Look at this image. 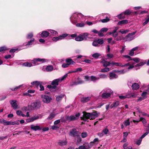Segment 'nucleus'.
I'll return each instance as SVG.
<instances>
[{
  "instance_id": "obj_64",
  "label": "nucleus",
  "mask_w": 149,
  "mask_h": 149,
  "mask_svg": "<svg viewBox=\"0 0 149 149\" xmlns=\"http://www.w3.org/2000/svg\"><path fill=\"white\" fill-rule=\"evenodd\" d=\"M108 30V29L107 28H104L102 29L100 31V32H106Z\"/></svg>"
},
{
  "instance_id": "obj_20",
  "label": "nucleus",
  "mask_w": 149,
  "mask_h": 149,
  "mask_svg": "<svg viewBox=\"0 0 149 149\" xmlns=\"http://www.w3.org/2000/svg\"><path fill=\"white\" fill-rule=\"evenodd\" d=\"M139 48V47H135L132 49L130 51L129 55L131 56H133L134 54V51L137 50Z\"/></svg>"
},
{
  "instance_id": "obj_59",
  "label": "nucleus",
  "mask_w": 149,
  "mask_h": 149,
  "mask_svg": "<svg viewBox=\"0 0 149 149\" xmlns=\"http://www.w3.org/2000/svg\"><path fill=\"white\" fill-rule=\"evenodd\" d=\"M142 139L141 138L139 139L136 142V144L138 145H139L141 143Z\"/></svg>"
},
{
  "instance_id": "obj_18",
  "label": "nucleus",
  "mask_w": 149,
  "mask_h": 149,
  "mask_svg": "<svg viewBox=\"0 0 149 149\" xmlns=\"http://www.w3.org/2000/svg\"><path fill=\"white\" fill-rule=\"evenodd\" d=\"M50 33L49 32L46 31H43L40 34L41 37L43 38H46L49 36Z\"/></svg>"
},
{
  "instance_id": "obj_31",
  "label": "nucleus",
  "mask_w": 149,
  "mask_h": 149,
  "mask_svg": "<svg viewBox=\"0 0 149 149\" xmlns=\"http://www.w3.org/2000/svg\"><path fill=\"white\" fill-rule=\"evenodd\" d=\"M149 94V92L147 91V90H146L145 91H143L141 94V96L142 97L145 99L147 97L146 95Z\"/></svg>"
},
{
  "instance_id": "obj_12",
  "label": "nucleus",
  "mask_w": 149,
  "mask_h": 149,
  "mask_svg": "<svg viewBox=\"0 0 149 149\" xmlns=\"http://www.w3.org/2000/svg\"><path fill=\"white\" fill-rule=\"evenodd\" d=\"M9 102L13 109H16L18 108L17 101L16 100H10Z\"/></svg>"
},
{
  "instance_id": "obj_46",
  "label": "nucleus",
  "mask_w": 149,
  "mask_h": 149,
  "mask_svg": "<svg viewBox=\"0 0 149 149\" xmlns=\"http://www.w3.org/2000/svg\"><path fill=\"white\" fill-rule=\"evenodd\" d=\"M124 15L125 14H124V13H123L118 15L117 17L118 18L121 19L125 18V16Z\"/></svg>"
},
{
  "instance_id": "obj_15",
  "label": "nucleus",
  "mask_w": 149,
  "mask_h": 149,
  "mask_svg": "<svg viewBox=\"0 0 149 149\" xmlns=\"http://www.w3.org/2000/svg\"><path fill=\"white\" fill-rule=\"evenodd\" d=\"M91 147L89 144L87 143L84 144L83 145L80 146L78 147V149H89Z\"/></svg>"
},
{
  "instance_id": "obj_4",
  "label": "nucleus",
  "mask_w": 149,
  "mask_h": 149,
  "mask_svg": "<svg viewBox=\"0 0 149 149\" xmlns=\"http://www.w3.org/2000/svg\"><path fill=\"white\" fill-rule=\"evenodd\" d=\"M80 116V113H77L74 116H65V118L66 120L71 121L77 119Z\"/></svg>"
},
{
  "instance_id": "obj_10",
  "label": "nucleus",
  "mask_w": 149,
  "mask_h": 149,
  "mask_svg": "<svg viewBox=\"0 0 149 149\" xmlns=\"http://www.w3.org/2000/svg\"><path fill=\"white\" fill-rule=\"evenodd\" d=\"M68 34L66 33L63 34L58 37H54L52 38V40L53 41H56L58 40H60L64 39L65 37H67Z\"/></svg>"
},
{
  "instance_id": "obj_44",
  "label": "nucleus",
  "mask_w": 149,
  "mask_h": 149,
  "mask_svg": "<svg viewBox=\"0 0 149 149\" xmlns=\"http://www.w3.org/2000/svg\"><path fill=\"white\" fill-rule=\"evenodd\" d=\"M75 40L76 41H81L83 40L80 34L78 36L76 37L75 38Z\"/></svg>"
},
{
  "instance_id": "obj_56",
  "label": "nucleus",
  "mask_w": 149,
  "mask_h": 149,
  "mask_svg": "<svg viewBox=\"0 0 149 149\" xmlns=\"http://www.w3.org/2000/svg\"><path fill=\"white\" fill-rule=\"evenodd\" d=\"M99 44H102L104 43V40L102 38L96 40Z\"/></svg>"
},
{
  "instance_id": "obj_1",
  "label": "nucleus",
  "mask_w": 149,
  "mask_h": 149,
  "mask_svg": "<svg viewBox=\"0 0 149 149\" xmlns=\"http://www.w3.org/2000/svg\"><path fill=\"white\" fill-rule=\"evenodd\" d=\"M106 75H85L83 77L79 76L76 78L73 83H71L70 85H77L83 84L85 81H93L95 82L100 78H105Z\"/></svg>"
},
{
  "instance_id": "obj_28",
  "label": "nucleus",
  "mask_w": 149,
  "mask_h": 149,
  "mask_svg": "<svg viewBox=\"0 0 149 149\" xmlns=\"http://www.w3.org/2000/svg\"><path fill=\"white\" fill-rule=\"evenodd\" d=\"M144 22L143 24V25L144 26L147 24L149 22V14L147 15L144 20Z\"/></svg>"
},
{
  "instance_id": "obj_45",
  "label": "nucleus",
  "mask_w": 149,
  "mask_h": 149,
  "mask_svg": "<svg viewBox=\"0 0 149 149\" xmlns=\"http://www.w3.org/2000/svg\"><path fill=\"white\" fill-rule=\"evenodd\" d=\"M129 31V30L128 29L123 30L120 29L119 31V32L122 34L126 33Z\"/></svg>"
},
{
  "instance_id": "obj_11",
  "label": "nucleus",
  "mask_w": 149,
  "mask_h": 149,
  "mask_svg": "<svg viewBox=\"0 0 149 149\" xmlns=\"http://www.w3.org/2000/svg\"><path fill=\"white\" fill-rule=\"evenodd\" d=\"M41 98L43 101L47 103H49L52 100V98L50 97L47 95H42L41 96Z\"/></svg>"
},
{
  "instance_id": "obj_25",
  "label": "nucleus",
  "mask_w": 149,
  "mask_h": 149,
  "mask_svg": "<svg viewBox=\"0 0 149 149\" xmlns=\"http://www.w3.org/2000/svg\"><path fill=\"white\" fill-rule=\"evenodd\" d=\"M91 99V97H83L81 99V101L82 102L86 103L88 102Z\"/></svg>"
},
{
  "instance_id": "obj_39",
  "label": "nucleus",
  "mask_w": 149,
  "mask_h": 149,
  "mask_svg": "<svg viewBox=\"0 0 149 149\" xmlns=\"http://www.w3.org/2000/svg\"><path fill=\"white\" fill-rule=\"evenodd\" d=\"M22 110L23 111H27L30 110H31L32 109L30 105H28L27 107H24L22 108Z\"/></svg>"
},
{
  "instance_id": "obj_7",
  "label": "nucleus",
  "mask_w": 149,
  "mask_h": 149,
  "mask_svg": "<svg viewBox=\"0 0 149 149\" xmlns=\"http://www.w3.org/2000/svg\"><path fill=\"white\" fill-rule=\"evenodd\" d=\"M136 31L132 33H129L125 38V39L126 41H130L133 40L134 38V35L136 33Z\"/></svg>"
},
{
  "instance_id": "obj_9",
  "label": "nucleus",
  "mask_w": 149,
  "mask_h": 149,
  "mask_svg": "<svg viewBox=\"0 0 149 149\" xmlns=\"http://www.w3.org/2000/svg\"><path fill=\"white\" fill-rule=\"evenodd\" d=\"M31 106L32 110L34 109H38L40 107L41 104L38 102H36L31 103Z\"/></svg>"
},
{
  "instance_id": "obj_13",
  "label": "nucleus",
  "mask_w": 149,
  "mask_h": 149,
  "mask_svg": "<svg viewBox=\"0 0 149 149\" xmlns=\"http://www.w3.org/2000/svg\"><path fill=\"white\" fill-rule=\"evenodd\" d=\"M53 67L52 65H48L47 66H44L42 70L44 71L47 72H51L53 70Z\"/></svg>"
},
{
  "instance_id": "obj_54",
  "label": "nucleus",
  "mask_w": 149,
  "mask_h": 149,
  "mask_svg": "<svg viewBox=\"0 0 149 149\" xmlns=\"http://www.w3.org/2000/svg\"><path fill=\"white\" fill-rule=\"evenodd\" d=\"M123 39V37L122 36H118L116 38V41H119L122 40Z\"/></svg>"
},
{
  "instance_id": "obj_55",
  "label": "nucleus",
  "mask_w": 149,
  "mask_h": 149,
  "mask_svg": "<svg viewBox=\"0 0 149 149\" xmlns=\"http://www.w3.org/2000/svg\"><path fill=\"white\" fill-rule=\"evenodd\" d=\"M76 25V26L78 27H83L84 26L85 24H84L83 23H78L77 24L76 23V24H75Z\"/></svg>"
},
{
  "instance_id": "obj_43",
  "label": "nucleus",
  "mask_w": 149,
  "mask_h": 149,
  "mask_svg": "<svg viewBox=\"0 0 149 149\" xmlns=\"http://www.w3.org/2000/svg\"><path fill=\"white\" fill-rule=\"evenodd\" d=\"M100 55V53H96L93 54L92 56L95 58H97Z\"/></svg>"
},
{
  "instance_id": "obj_47",
  "label": "nucleus",
  "mask_w": 149,
  "mask_h": 149,
  "mask_svg": "<svg viewBox=\"0 0 149 149\" xmlns=\"http://www.w3.org/2000/svg\"><path fill=\"white\" fill-rule=\"evenodd\" d=\"M102 132L104 135H106L108 133L109 130L107 128H106L103 130Z\"/></svg>"
},
{
  "instance_id": "obj_29",
  "label": "nucleus",
  "mask_w": 149,
  "mask_h": 149,
  "mask_svg": "<svg viewBox=\"0 0 149 149\" xmlns=\"http://www.w3.org/2000/svg\"><path fill=\"white\" fill-rule=\"evenodd\" d=\"M119 102L118 101H116L111 105L110 107L111 109H112L114 107L116 108L119 105Z\"/></svg>"
},
{
  "instance_id": "obj_41",
  "label": "nucleus",
  "mask_w": 149,
  "mask_h": 149,
  "mask_svg": "<svg viewBox=\"0 0 149 149\" xmlns=\"http://www.w3.org/2000/svg\"><path fill=\"white\" fill-rule=\"evenodd\" d=\"M132 60L133 61L136 63H138L139 62L141 63V62L142 61H143V60H141L138 58H132Z\"/></svg>"
},
{
  "instance_id": "obj_37",
  "label": "nucleus",
  "mask_w": 149,
  "mask_h": 149,
  "mask_svg": "<svg viewBox=\"0 0 149 149\" xmlns=\"http://www.w3.org/2000/svg\"><path fill=\"white\" fill-rule=\"evenodd\" d=\"M129 120V118H128L127 120H126L124 121L123 124L125 126L127 127V126L130 125V122Z\"/></svg>"
},
{
  "instance_id": "obj_24",
  "label": "nucleus",
  "mask_w": 149,
  "mask_h": 149,
  "mask_svg": "<svg viewBox=\"0 0 149 149\" xmlns=\"http://www.w3.org/2000/svg\"><path fill=\"white\" fill-rule=\"evenodd\" d=\"M49 61V60L47 59H43V58H36L34 59V61H39V62H41L42 63H44L45 62H47L48 61Z\"/></svg>"
},
{
  "instance_id": "obj_8",
  "label": "nucleus",
  "mask_w": 149,
  "mask_h": 149,
  "mask_svg": "<svg viewBox=\"0 0 149 149\" xmlns=\"http://www.w3.org/2000/svg\"><path fill=\"white\" fill-rule=\"evenodd\" d=\"M146 64L148 65H149V60H143L141 63L136 64V65L135 68L136 69H139L140 68V67L142 66L145 64Z\"/></svg>"
},
{
  "instance_id": "obj_57",
  "label": "nucleus",
  "mask_w": 149,
  "mask_h": 149,
  "mask_svg": "<svg viewBox=\"0 0 149 149\" xmlns=\"http://www.w3.org/2000/svg\"><path fill=\"white\" fill-rule=\"evenodd\" d=\"M109 21V19L106 17V18L101 20V21L102 23H105L108 22Z\"/></svg>"
},
{
  "instance_id": "obj_26",
  "label": "nucleus",
  "mask_w": 149,
  "mask_h": 149,
  "mask_svg": "<svg viewBox=\"0 0 149 149\" xmlns=\"http://www.w3.org/2000/svg\"><path fill=\"white\" fill-rule=\"evenodd\" d=\"M103 91H104L105 92H107V93H109V94L111 95L113 93V91L112 90L109 88H106L103 90L100 93L103 92Z\"/></svg>"
},
{
  "instance_id": "obj_34",
  "label": "nucleus",
  "mask_w": 149,
  "mask_h": 149,
  "mask_svg": "<svg viewBox=\"0 0 149 149\" xmlns=\"http://www.w3.org/2000/svg\"><path fill=\"white\" fill-rule=\"evenodd\" d=\"M47 30L49 32H50L49 33L50 34L51 33V35L54 36L58 34V32L54 30L49 29Z\"/></svg>"
},
{
  "instance_id": "obj_63",
  "label": "nucleus",
  "mask_w": 149,
  "mask_h": 149,
  "mask_svg": "<svg viewBox=\"0 0 149 149\" xmlns=\"http://www.w3.org/2000/svg\"><path fill=\"white\" fill-rule=\"evenodd\" d=\"M19 124V120L16 121L12 122L11 121V125H18Z\"/></svg>"
},
{
  "instance_id": "obj_3",
  "label": "nucleus",
  "mask_w": 149,
  "mask_h": 149,
  "mask_svg": "<svg viewBox=\"0 0 149 149\" xmlns=\"http://www.w3.org/2000/svg\"><path fill=\"white\" fill-rule=\"evenodd\" d=\"M97 115L96 112H93L91 113H84L83 117H81V119L84 121L90 119V120L94 119L97 117Z\"/></svg>"
},
{
  "instance_id": "obj_6",
  "label": "nucleus",
  "mask_w": 149,
  "mask_h": 149,
  "mask_svg": "<svg viewBox=\"0 0 149 149\" xmlns=\"http://www.w3.org/2000/svg\"><path fill=\"white\" fill-rule=\"evenodd\" d=\"M67 75H64V76L61 78H58L54 80L52 82L51 84L53 85H58V82H61L62 81L65 79L67 77Z\"/></svg>"
},
{
  "instance_id": "obj_58",
  "label": "nucleus",
  "mask_w": 149,
  "mask_h": 149,
  "mask_svg": "<svg viewBox=\"0 0 149 149\" xmlns=\"http://www.w3.org/2000/svg\"><path fill=\"white\" fill-rule=\"evenodd\" d=\"M33 36V33H31L28 34L26 36V38L27 39H31Z\"/></svg>"
},
{
  "instance_id": "obj_19",
  "label": "nucleus",
  "mask_w": 149,
  "mask_h": 149,
  "mask_svg": "<svg viewBox=\"0 0 149 149\" xmlns=\"http://www.w3.org/2000/svg\"><path fill=\"white\" fill-rule=\"evenodd\" d=\"M102 93V94L101 97L103 98L106 99L110 97L111 96V95L109 94V93H107V92L103 91Z\"/></svg>"
},
{
  "instance_id": "obj_50",
  "label": "nucleus",
  "mask_w": 149,
  "mask_h": 149,
  "mask_svg": "<svg viewBox=\"0 0 149 149\" xmlns=\"http://www.w3.org/2000/svg\"><path fill=\"white\" fill-rule=\"evenodd\" d=\"M7 50V48L6 46L0 47V52L5 51Z\"/></svg>"
},
{
  "instance_id": "obj_33",
  "label": "nucleus",
  "mask_w": 149,
  "mask_h": 149,
  "mask_svg": "<svg viewBox=\"0 0 149 149\" xmlns=\"http://www.w3.org/2000/svg\"><path fill=\"white\" fill-rule=\"evenodd\" d=\"M83 40H86L88 38L89 34L87 33H84L82 34H80Z\"/></svg>"
},
{
  "instance_id": "obj_22",
  "label": "nucleus",
  "mask_w": 149,
  "mask_h": 149,
  "mask_svg": "<svg viewBox=\"0 0 149 149\" xmlns=\"http://www.w3.org/2000/svg\"><path fill=\"white\" fill-rule=\"evenodd\" d=\"M26 87V86L25 85L22 84V85H19L18 86H16L14 88H11V90L12 91H15L17 89L19 88H25Z\"/></svg>"
},
{
  "instance_id": "obj_36",
  "label": "nucleus",
  "mask_w": 149,
  "mask_h": 149,
  "mask_svg": "<svg viewBox=\"0 0 149 149\" xmlns=\"http://www.w3.org/2000/svg\"><path fill=\"white\" fill-rule=\"evenodd\" d=\"M137 95L134 93H128L127 94V97L128 98H130L131 97L133 98H135L137 96Z\"/></svg>"
},
{
  "instance_id": "obj_42",
  "label": "nucleus",
  "mask_w": 149,
  "mask_h": 149,
  "mask_svg": "<svg viewBox=\"0 0 149 149\" xmlns=\"http://www.w3.org/2000/svg\"><path fill=\"white\" fill-rule=\"evenodd\" d=\"M67 143V141L66 140L61 141L58 143L59 144L60 146H64Z\"/></svg>"
},
{
  "instance_id": "obj_48",
  "label": "nucleus",
  "mask_w": 149,
  "mask_h": 149,
  "mask_svg": "<svg viewBox=\"0 0 149 149\" xmlns=\"http://www.w3.org/2000/svg\"><path fill=\"white\" fill-rule=\"evenodd\" d=\"M108 77L110 79H116L118 77L117 75H108Z\"/></svg>"
},
{
  "instance_id": "obj_17",
  "label": "nucleus",
  "mask_w": 149,
  "mask_h": 149,
  "mask_svg": "<svg viewBox=\"0 0 149 149\" xmlns=\"http://www.w3.org/2000/svg\"><path fill=\"white\" fill-rule=\"evenodd\" d=\"M31 129L35 131H36L38 130H41L42 129V128L39 125H31Z\"/></svg>"
},
{
  "instance_id": "obj_21",
  "label": "nucleus",
  "mask_w": 149,
  "mask_h": 149,
  "mask_svg": "<svg viewBox=\"0 0 149 149\" xmlns=\"http://www.w3.org/2000/svg\"><path fill=\"white\" fill-rule=\"evenodd\" d=\"M140 121H141L142 122V123L143 124H146V119L142 117H141L140 118V120H133V122L134 123H135L136 122L137 123H138Z\"/></svg>"
},
{
  "instance_id": "obj_53",
  "label": "nucleus",
  "mask_w": 149,
  "mask_h": 149,
  "mask_svg": "<svg viewBox=\"0 0 149 149\" xmlns=\"http://www.w3.org/2000/svg\"><path fill=\"white\" fill-rule=\"evenodd\" d=\"M123 57H124L126 59H127V61H129L130 60H132V58H131V57L128 55H123Z\"/></svg>"
},
{
  "instance_id": "obj_16",
  "label": "nucleus",
  "mask_w": 149,
  "mask_h": 149,
  "mask_svg": "<svg viewBox=\"0 0 149 149\" xmlns=\"http://www.w3.org/2000/svg\"><path fill=\"white\" fill-rule=\"evenodd\" d=\"M78 131H77L76 129H73L72 131H70V135L74 136H77L78 135Z\"/></svg>"
},
{
  "instance_id": "obj_30",
  "label": "nucleus",
  "mask_w": 149,
  "mask_h": 149,
  "mask_svg": "<svg viewBox=\"0 0 149 149\" xmlns=\"http://www.w3.org/2000/svg\"><path fill=\"white\" fill-rule=\"evenodd\" d=\"M34 39L32 38L31 40L30 41H28L27 43H24V45L26 47H29V45H31L32 44V43L34 41Z\"/></svg>"
},
{
  "instance_id": "obj_5",
  "label": "nucleus",
  "mask_w": 149,
  "mask_h": 149,
  "mask_svg": "<svg viewBox=\"0 0 149 149\" xmlns=\"http://www.w3.org/2000/svg\"><path fill=\"white\" fill-rule=\"evenodd\" d=\"M31 84L36 87H38L39 86L40 88L39 90L40 91H42L44 90V87L42 85V82L36 81L31 82Z\"/></svg>"
},
{
  "instance_id": "obj_60",
  "label": "nucleus",
  "mask_w": 149,
  "mask_h": 149,
  "mask_svg": "<svg viewBox=\"0 0 149 149\" xmlns=\"http://www.w3.org/2000/svg\"><path fill=\"white\" fill-rule=\"evenodd\" d=\"M55 115L53 113H51L49 116L48 117L47 119L49 120H51L55 116Z\"/></svg>"
},
{
  "instance_id": "obj_35",
  "label": "nucleus",
  "mask_w": 149,
  "mask_h": 149,
  "mask_svg": "<svg viewBox=\"0 0 149 149\" xmlns=\"http://www.w3.org/2000/svg\"><path fill=\"white\" fill-rule=\"evenodd\" d=\"M125 70H121L120 71H116V70H114L113 71V72L110 73L109 74H115V73L114 72H118L120 74H124L125 73Z\"/></svg>"
},
{
  "instance_id": "obj_51",
  "label": "nucleus",
  "mask_w": 149,
  "mask_h": 149,
  "mask_svg": "<svg viewBox=\"0 0 149 149\" xmlns=\"http://www.w3.org/2000/svg\"><path fill=\"white\" fill-rule=\"evenodd\" d=\"M23 65L25 66L31 67L32 66V64L30 63L25 62L23 64Z\"/></svg>"
},
{
  "instance_id": "obj_2",
  "label": "nucleus",
  "mask_w": 149,
  "mask_h": 149,
  "mask_svg": "<svg viewBox=\"0 0 149 149\" xmlns=\"http://www.w3.org/2000/svg\"><path fill=\"white\" fill-rule=\"evenodd\" d=\"M83 15L81 13H74L70 17L71 22L74 24H76L80 21L83 17Z\"/></svg>"
},
{
  "instance_id": "obj_38",
  "label": "nucleus",
  "mask_w": 149,
  "mask_h": 149,
  "mask_svg": "<svg viewBox=\"0 0 149 149\" xmlns=\"http://www.w3.org/2000/svg\"><path fill=\"white\" fill-rule=\"evenodd\" d=\"M65 96L64 95L61 94L56 97V100L57 101H60L61 100L63 97Z\"/></svg>"
},
{
  "instance_id": "obj_14",
  "label": "nucleus",
  "mask_w": 149,
  "mask_h": 149,
  "mask_svg": "<svg viewBox=\"0 0 149 149\" xmlns=\"http://www.w3.org/2000/svg\"><path fill=\"white\" fill-rule=\"evenodd\" d=\"M101 63L102 64L103 66L104 67H107L110 65H112L111 62L106 61L104 59L102 60Z\"/></svg>"
},
{
  "instance_id": "obj_61",
  "label": "nucleus",
  "mask_w": 149,
  "mask_h": 149,
  "mask_svg": "<svg viewBox=\"0 0 149 149\" xmlns=\"http://www.w3.org/2000/svg\"><path fill=\"white\" fill-rule=\"evenodd\" d=\"M92 45L93 46L95 47V46H97L99 44H98L97 42V41L96 40H94L93 42L92 43Z\"/></svg>"
},
{
  "instance_id": "obj_52",
  "label": "nucleus",
  "mask_w": 149,
  "mask_h": 149,
  "mask_svg": "<svg viewBox=\"0 0 149 149\" xmlns=\"http://www.w3.org/2000/svg\"><path fill=\"white\" fill-rule=\"evenodd\" d=\"M109 71V68H106L101 70V72H105Z\"/></svg>"
},
{
  "instance_id": "obj_62",
  "label": "nucleus",
  "mask_w": 149,
  "mask_h": 149,
  "mask_svg": "<svg viewBox=\"0 0 149 149\" xmlns=\"http://www.w3.org/2000/svg\"><path fill=\"white\" fill-rule=\"evenodd\" d=\"M87 135V134L86 132H82L81 134V136L82 138L86 137Z\"/></svg>"
},
{
  "instance_id": "obj_23",
  "label": "nucleus",
  "mask_w": 149,
  "mask_h": 149,
  "mask_svg": "<svg viewBox=\"0 0 149 149\" xmlns=\"http://www.w3.org/2000/svg\"><path fill=\"white\" fill-rule=\"evenodd\" d=\"M132 88L133 90H136L139 88V84L138 83H134L132 86Z\"/></svg>"
},
{
  "instance_id": "obj_49",
  "label": "nucleus",
  "mask_w": 149,
  "mask_h": 149,
  "mask_svg": "<svg viewBox=\"0 0 149 149\" xmlns=\"http://www.w3.org/2000/svg\"><path fill=\"white\" fill-rule=\"evenodd\" d=\"M132 12V11H130V10L128 9L126 10L124 12V14L125 15H130L131 13Z\"/></svg>"
},
{
  "instance_id": "obj_40",
  "label": "nucleus",
  "mask_w": 149,
  "mask_h": 149,
  "mask_svg": "<svg viewBox=\"0 0 149 149\" xmlns=\"http://www.w3.org/2000/svg\"><path fill=\"white\" fill-rule=\"evenodd\" d=\"M128 22L127 20H123L119 22H118V25H120L123 24H125Z\"/></svg>"
},
{
  "instance_id": "obj_32",
  "label": "nucleus",
  "mask_w": 149,
  "mask_h": 149,
  "mask_svg": "<svg viewBox=\"0 0 149 149\" xmlns=\"http://www.w3.org/2000/svg\"><path fill=\"white\" fill-rule=\"evenodd\" d=\"M111 63L112 65H115L117 66H120L122 67H123V64L121 63L112 61L111 62Z\"/></svg>"
},
{
  "instance_id": "obj_27",
  "label": "nucleus",
  "mask_w": 149,
  "mask_h": 149,
  "mask_svg": "<svg viewBox=\"0 0 149 149\" xmlns=\"http://www.w3.org/2000/svg\"><path fill=\"white\" fill-rule=\"evenodd\" d=\"M65 61L67 63L69 64V65H74L75 63V62L71 58L66 59L65 60Z\"/></svg>"
}]
</instances>
